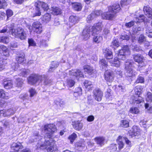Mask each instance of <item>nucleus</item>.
Here are the masks:
<instances>
[{
  "mask_svg": "<svg viewBox=\"0 0 152 152\" xmlns=\"http://www.w3.org/2000/svg\"><path fill=\"white\" fill-rule=\"evenodd\" d=\"M43 130L45 133L44 138L38 135L37 132L35 133L36 139L39 140L37 145V149H47L48 152H56V148L53 147L54 141L52 139L53 133L56 131V126L53 124L45 125Z\"/></svg>",
  "mask_w": 152,
  "mask_h": 152,
  "instance_id": "f257e3e1",
  "label": "nucleus"
},
{
  "mask_svg": "<svg viewBox=\"0 0 152 152\" xmlns=\"http://www.w3.org/2000/svg\"><path fill=\"white\" fill-rule=\"evenodd\" d=\"M102 11L100 10H96L93 12L91 14L88 16L87 18V22L89 23L91 20L99 16L101 14L102 18L105 20H112L115 16V14L112 12H110L108 10L107 12H104L102 13Z\"/></svg>",
  "mask_w": 152,
  "mask_h": 152,
  "instance_id": "f03ea898",
  "label": "nucleus"
},
{
  "mask_svg": "<svg viewBox=\"0 0 152 152\" xmlns=\"http://www.w3.org/2000/svg\"><path fill=\"white\" fill-rule=\"evenodd\" d=\"M103 26L102 22H101L94 24L92 27L91 32L92 35L94 36L93 37V40L97 43L100 42L102 40V37L99 34L100 33Z\"/></svg>",
  "mask_w": 152,
  "mask_h": 152,
  "instance_id": "7ed1b4c3",
  "label": "nucleus"
},
{
  "mask_svg": "<svg viewBox=\"0 0 152 152\" xmlns=\"http://www.w3.org/2000/svg\"><path fill=\"white\" fill-rule=\"evenodd\" d=\"M134 64V62L131 60H128L125 63L126 78L129 81H132L137 74V72L133 70Z\"/></svg>",
  "mask_w": 152,
  "mask_h": 152,
  "instance_id": "20e7f679",
  "label": "nucleus"
},
{
  "mask_svg": "<svg viewBox=\"0 0 152 152\" xmlns=\"http://www.w3.org/2000/svg\"><path fill=\"white\" fill-rule=\"evenodd\" d=\"M35 12L34 15L33 17L36 16H40L42 11H47L49 9L48 5L45 2L38 1L35 3Z\"/></svg>",
  "mask_w": 152,
  "mask_h": 152,
  "instance_id": "39448f33",
  "label": "nucleus"
},
{
  "mask_svg": "<svg viewBox=\"0 0 152 152\" xmlns=\"http://www.w3.org/2000/svg\"><path fill=\"white\" fill-rule=\"evenodd\" d=\"M142 89V86H137L134 88L135 94L132 97L133 103L134 105L139 104L144 101L142 97L140 96Z\"/></svg>",
  "mask_w": 152,
  "mask_h": 152,
  "instance_id": "423d86ee",
  "label": "nucleus"
},
{
  "mask_svg": "<svg viewBox=\"0 0 152 152\" xmlns=\"http://www.w3.org/2000/svg\"><path fill=\"white\" fill-rule=\"evenodd\" d=\"M45 75H32L28 78V84L31 85H39L42 82L43 79H44Z\"/></svg>",
  "mask_w": 152,
  "mask_h": 152,
  "instance_id": "0eeeda50",
  "label": "nucleus"
},
{
  "mask_svg": "<svg viewBox=\"0 0 152 152\" xmlns=\"http://www.w3.org/2000/svg\"><path fill=\"white\" fill-rule=\"evenodd\" d=\"M12 35L15 37L19 38L21 40L24 39L26 37V34L24 30L21 27L14 29Z\"/></svg>",
  "mask_w": 152,
  "mask_h": 152,
  "instance_id": "6e6552de",
  "label": "nucleus"
},
{
  "mask_svg": "<svg viewBox=\"0 0 152 152\" xmlns=\"http://www.w3.org/2000/svg\"><path fill=\"white\" fill-rule=\"evenodd\" d=\"M42 26L41 23L39 22H35L32 24V27L28 26V28L31 31L32 29L33 31L37 33L40 34L42 31Z\"/></svg>",
  "mask_w": 152,
  "mask_h": 152,
  "instance_id": "1a4fd4ad",
  "label": "nucleus"
},
{
  "mask_svg": "<svg viewBox=\"0 0 152 152\" xmlns=\"http://www.w3.org/2000/svg\"><path fill=\"white\" fill-rule=\"evenodd\" d=\"M129 47L128 46H124L121 50H120L118 55V57L119 59L125 60L126 53H129Z\"/></svg>",
  "mask_w": 152,
  "mask_h": 152,
  "instance_id": "9d476101",
  "label": "nucleus"
},
{
  "mask_svg": "<svg viewBox=\"0 0 152 152\" xmlns=\"http://www.w3.org/2000/svg\"><path fill=\"white\" fill-rule=\"evenodd\" d=\"M104 77L107 82L110 83L112 82L114 80L113 72L110 70L106 71L104 74Z\"/></svg>",
  "mask_w": 152,
  "mask_h": 152,
  "instance_id": "9b49d317",
  "label": "nucleus"
},
{
  "mask_svg": "<svg viewBox=\"0 0 152 152\" xmlns=\"http://www.w3.org/2000/svg\"><path fill=\"white\" fill-rule=\"evenodd\" d=\"M91 28L92 27L87 26L83 30L82 36L84 40H87L90 37V32L91 30H92Z\"/></svg>",
  "mask_w": 152,
  "mask_h": 152,
  "instance_id": "f8f14e48",
  "label": "nucleus"
},
{
  "mask_svg": "<svg viewBox=\"0 0 152 152\" xmlns=\"http://www.w3.org/2000/svg\"><path fill=\"white\" fill-rule=\"evenodd\" d=\"M108 9L110 12H112L115 15L116 13L119 11L121 8L119 4L115 3L112 6H109Z\"/></svg>",
  "mask_w": 152,
  "mask_h": 152,
  "instance_id": "ddd939ff",
  "label": "nucleus"
},
{
  "mask_svg": "<svg viewBox=\"0 0 152 152\" xmlns=\"http://www.w3.org/2000/svg\"><path fill=\"white\" fill-rule=\"evenodd\" d=\"M94 97L96 101H101L103 96V93L99 89H95L94 91Z\"/></svg>",
  "mask_w": 152,
  "mask_h": 152,
  "instance_id": "4468645a",
  "label": "nucleus"
},
{
  "mask_svg": "<svg viewBox=\"0 0 152 152\" xmlns=\"http://www.w3.org/2000/svg\"><path fill=\"white\" fill-rule=\"evenodd\" d=\"M14 23H12L10 25H8L4 27L0 31L1 33H4L6 32L11 33L12 35L13 31H14Z\"/></svg>",
  "mask_w": 152,
  "mask_h": 152,
  "instance_id": "2eb2a0df",
  "label": "nucleus"
},
{
  "mask_svg": "<svg viewBox=\"0 0 152 152\" xmlns=\"http://www.w3.org/2000/svg\"><path fill=\"white\" fill-rule=\"evenodd\" d=\"M133 58L134 61L139 64H142L144 60V57L140 54H134L133 55Z\"/></svg>",
  "mask_w": 152,
  "mask_h": 152,
  "instance_id": "dca6fc26",
  "label": "nucleus"
},
{
  "mask_svg": "<svg viewBox=\"0 0 152 152\" xmlns=\"http://www.w3.org/2000/svg\"><path fill=\"white\" fill-rule=\"evenodd\" d=\"M11 148L12 150L15 152H18L20 149H22L23 146L20 142H14L11 145Z\"/></svg>",
  "mask_w": 152,
  "mask_h": 152,
  "instance_id": "f3484780",
  "label": "nucleus"
},
{
  "mask_svg": "<svg viewBox=\"0 0 152 152\" xmlns=\"http://www.w3.org/2000/svg\"><path fill=\"white\" fill-rule=\"evenodd\" d=\"M103 51L104 56L107 59H110L113 58L112 52L109 49L104 48L103 49Z\"/></svg>",
  "mask_w": 152,
  "mask_h": 152,
  "instance_id": "a211bd4d",
  "label": "nucleus"
},
{
  "mask_svg": "<svg viewBox=\"0 0 152 152\" xmlns=\"http://www.w3.org/2000/svg\"><path fill=\"white\" fill-rule=\"evenodd\" d=\"M140 129L139 128L135 126H133L131 130L129 131L130 135L133 137L134 136H136L140 134Z\"/></svg>",
  "mask_w": 152,
  "mask_h": 152,
  "instance_id": "6ab92c4d",
  "label": "nucleus"
},
{
  "mask_svg": "<svg viewBox=\"0 0 152 152\" xmlns=\"http://www.w3.org/2000/svg\"><path fill=\"white\" fill-rule=\"evenodd\" d=\"M69 74L76 77H84V75L80 70H73L69 71Z\"/></svg>",
  "mask_w": 152,
  "mask_h": 152,
  "instance_id": "aec40b11",
  "label": "nucleus"
},
{
  "mask_svg": "<svg viewBox=\"0 0 152 152\" xmlns=\"http://www.w3.org/2000/svg\"><path fill=\"white\" fill-rule=\"evenodd\" d=\"M73 127L76 130H81L83 126V124L79 121H73L72 123Z\"/></svg>",
  "mask_w": 152,
  "mask_h": 152,
  "instance_id": "412c9836",
  "label": "nucleus"
},
{
  "mask_svg": "<svg viewBox=\"0 0 152 152\" xmlns=\"http://www.w3.org/2000/svg\"><path fill=\"white\" fill-rule=\"evenodd\" d=\"M143 11L145 14L148 18H152V9L149 7L145 6L143 8Z\"/></svg>",
  "mask_w": 152,
  "mask_h": 152,
  "instance_id": "4be33fe9",
  "label": "nucleus"
},
{
  "mask_svg": "<svg viewBox=\"0 0 152 152\" xmlns=\"http://www.w3.org/2000/svg\"><path fill=\"white\" fill-rule=\"evenodd\" d=\"M15 113V111L10 109L6 111L5 110H0V113L2 114V116H8L13 115Z\"/></svg>",
  "mask_w": 152,
  "mask_h": 152,
  "instance_id": "5701e85b",
  "label": "nucleus"
},
{
  "mask_svg": "<svg viewBox=\"0 0 152 152\" xmlns=\"http://www.w3.org/2000/svg\"><path fill=\"white\" fill-rule=\"evenodd\" d=\"M3 84L4 87L6 89H10L12 87L13 83L12 81L7 79H5L3 80Z\"/></svg>",
  "mask_w": 152,
  "mask_h": 152,
  "instance_id": "b1692460",
  "label": "nucleus"
},
{
  "mask_svg": "<svg viewBox=\"0 0 152 152\" xmlns=\"http://www.w3.org/2000/svg\"><path fill=\"white\" fill-rule=\"evenodd\" d=\"M0 53L6 57L9 56V51L7 48L3 45L0 46Z\"/></svg>",
  "mask_w": 152,
  "mask_h": 152,
  "instance_id": "393cba45",
  "label": "nucleus"
},
{
  "mask_svg": "<svg viewBox=\"0 0 152 152\" xmlns=\"http://www.w3.org/2000/svg\"><path fill=\"white\" fill-rule=\"evenodd\" d=\"M83 69L85 72L89 75L92 74L94 71L93 67L88 65L84 66H83Z\"/></svg>",
  "mask_w": 152,
  "mask_h": 152,
  "instance_id": "a878e982",
  "label": "nucleus"
},
{
  "mask_svg": "<svg viewBox=\"0 0 152 152\" xmlns=\"http://www.w3.org/2000/svg\"><path fill=\"white\" fill-rule=\"evenodd\" d=\"M70 25L73 26L78 21V18L76 16L71 15L69 17V20Z\"/></svg>",
  "mask_w": 152,
  "mask_h": 152,
  "instance_id": "bb28decb",
  "label": "nucleus"
},
{
  "mask_svg": "<svg viewBox=\"0 0 152 152\" xmlns=\"http://www.w3.org/2000/svg\"><path fill=\"white\" fill-rule=\"evenodd\" d=\"M51 13L54 15H58L61 13V10L58 7H53L51 10Z\"/></svg>",
  "mask_w": 152,
  "mask_h": 152,
  "instance_id": "cd10ccee",
  "label": "nucleus"
},
{
  "mask_svg": "<svg viewBox=\"0 0 152 152\" xmlns=\"http://www.w3.org/2000/svg\"><path fill=\"white\" fill-rule=\"evenodd\" d=\"M25 56L24 53L22 52L18 56L16 57V60L18 63H21L24 61L25 59Z\"/></svg>",
  "mask_w": 152,
  "mask_h": 152,
  "instance_id": "c85d7f7f",
  "label": "nucleus"
},
{
  "mask_svg": "<svg viewBox=\"0 0 152 152\" xmlns=\"http://www.w3.org/2000/svg\"><path fill=\"white\" fill-rule=\"evenodd\" d=\"M59 62L58 61H53L52 62L50 67L49 69V72H53L55 69L58 66Z\"/></svg>",
  "mask_w": 152,
  "mask_h": 152,
  "instance_id": "c756f323",
  "label": "nucleus"
},
{
  "mask_svg": "<svg viewBox=\"0 0 152 152\" xmlns=\"http://www.w3.org/2000/svg\"><path fill=\"white\" fill-rule=\"evenodd\" d=\"M115 91L120 94H122L125 91V87L121 85H118L117 86H116Z\"/></svg>",
  "mask_w": 152,
  "mask_h": 152,
  "instance_id": "7c9ffc66",
  "label": "nucleus"
},
{
  "mask_svg": "<svg viewBox=\"0 0 152 152\" xmlns=\"http://www.w3.org/2000/svg\"><path fill=\"white\" fill-rule=\"evenodd\" d=\"M96 143L102 146L104 145L105 139L103 137H99L95 138Z\"/></svg>",
  "mask_w": 152,
  "mask_h": 152,
  "instance_id": "2f4dec72",
  "label": "nucleus"
},
{
  "mask_svg": "<svg viewBox=\"0 0 152 152\" xmlns=\"http://www.w3.org/2000/svg\"><path fill=\"white\" fill-rule=\"evenodd\" d=\"M1 122L4 127L5 128H9L12 125L11 121L8 120H3Z\"/></svg>",
  "mask_w": 152,
  "mask_h": 152,
  "instance_id": "473e14b6",
  "label": "nucleus"
},
{
  "mask_svg": "<svg viewBox=\"0 0 152 152\" xmlns=\"http://www.w3.org/2000/svg\"><path fill=\"white\" fill-rule=\"evenodd\" d=\"M72 4L73 8L75 10L79 11L81 10L82 6L81 4L75 2L72 3Z\"/></svg>",
  "mask_w": 152,
  "mask_h": 152,
  "instance_id": "72a5a7b5",
  "label": "nucleus"
},
{
  "mask_svg": "<svg viewBox=\"0 0 152 152\" xmlns=\"http://www.w3.org/2000/svg\"><path fill=\"white\" fill-rule=\"evenodd\" d=\"M9 97V96L7 93L5 92L3 90H0V97L7 99Z\"/></svg>",
  "mask_w": 152,
  "mask_h": 152,
  "instance_id": "f704fd0d",
  "label": "nucleus"
},
{
  "mask_svg": "<svg viewBox=\"0 0 152 152\" xmlns=\"http://www.w3.org/2000/svg\"><path fill=\"white\" fill-rule=\"evenodd\" d=\"M15 78L16 79V86L18 87H21L23 84V81L22 79L20 78H17L16 76L15 77Z\"/></svg>",
  "mask_w": 152,
  "mask_h": 152,
  "instance_id": "c9c22d12",
  "label": "nucleus"
},
{
  "mask_svg": "<svg viewBox=\"0 0 152 152\" xmlns=\"http://www.w3.org/2000/svg\"><path fill=\"white\" fill-rule=\"evenodd\" d=\"M145 31L146 35L149 37H152V30L148 26V25H145Z\"/></svg>",
  "mask_w": 152,
  "mask_h": 152,
  "instance_id": "e433bc0d",
  "label": "nucleus"
},
{
  "mask_svg": "<svg viewBox=\"0 0 152 152\" xmlns=\"http://www.w3.org/2000/svg\"><path fill=\"white\" fill-rule=\"evenodd\" d=\"M75 146L78 148V150L81 151L85 148V145L84 142H79L76 143Z\"/></svg>",
  "mask_w": 152,
  "mask_h": 152,
  "instance_id": "4c0bfd02",
  "label": "nucleus"
},
{
  "mask_svg": "<svg viewBox=\"0 0 152 152\" xmlns=\"http://www.w3.org/2000/svg\"><path fill=\"white\" fill-rule=\"evenodd\" d=\"M119 60L120 59L118 57L115 58L114 60L113 63H112L111 65L116 67H119L120 64V62Z\"/></svg>",
  "mask_w": 152,
  "mask_h": 152,
  "instance_id": "58836bf2",
  "label": "nucleus"
},
{
  "mask_svg": "<svg viewBox=\"0 0 152 152\" xmlns=\"http://www.w3.org/2000/svg\"><path fill=\"white\" fill-rule=\"evenodd\" d=\"M122 137L121 136H119L117 140V143L119 145V148L120 149H122L123 148L124 143L122 142Z\"/></svg>",
  "mask_w": 152,
  "mask_h": 152,
  "instance_id": "ea45409f",
  "label": "nucleus"
},
{
  "mask_svg": "<svg viewBox=\"0 0 152 152\" xmlns=\"http://www.w3.org/2000/svg\"><path fill=\"white\" fill-rule=\"evenodd\" d=\"M51 15L49 13H47L44 15L42 18V20L44 22L47 23L50 19Z\"/></svg>",
  "mask_w": 152,
  "mask_h": 152,
  "instance_id": "a19ab883",
  "label": "nucleus"
},
{
  "mask_svg": "<svg viewBox=\"0 0 152 152\" xmlns=\"http://www.w3.org/2000/svg\"><path fill=\"white\" fill-rule=\"evenodd\" d=\"M99 64L102 66L103 69L106 70V68L107 66V63L104 59L101 60L99 62Z\"/></svg>",
  "mask_w": 152,
  "mask_h": 152,
  "instance_id": "79ce46f5",
  "label": "nucleus"
},
{
  "mask_svg": "<svg viewBox=\"0 0 152 152\" xmlns=\"http://www.w3.org/2000/svg\"><path fill=\"white\" fill-rule=\"evenodd\" d=\"M20 72L19 74V75L20 76L24 77H26L29 73L28 70L25 69H23L20 70Z\"/></svg>",
  "mask_w": 152,
  "mask_h": 152,
  "instance_id": "37998d69",
  "label": "nucleus"
},
{
  "mask_svg": "<svg viewBox=\"0 0 152 152\" xmlns=\"http://www.w3.org/2000/svg\"><path fill=\"white\" fill-rule=\"evenodd\" d=\"M145 18V16L143 15H140L138 17H135V18L136 19L137 22H140L144 21Z\"/></svg>",
  "mask_w": 152,
  "mask_h": 152,
  "instance_id": "c03bdc74",
  "label": "nucleus"
},
{
  "mask_svg": "<svg viewBox=\"0 0 152 152\" xmlns=\"http://www.w3.org/2000/svg\"><path fill=\"white\" fill-rule=\"evenodd\" d=\"M145 40V38L144 35L142 34H141L138 39V43L141 44Z\"/></svg>",
  "mask_w": 152,
  "mask_h": 152,
  "instance_id": "a18cd8bd",
  "label": "nucleus"
},
{
  "mask_svg": "<svg viewBox=\"0 0 152 152\" xmlns=\"http://www.w3.org/2000/svg\"><path fill=\"white\" fill-rule=\"evenodd\" d=\"M130 113L134 114H137L139 113V109L136 107H133L130 108L129 111Z\"/></svg>",
  "mask_w": 152,
  "mask_h": 152,
  "instance_id": "49530a36",
  "label": "nucleus"
},
{
  "mask_svg": "<svg viewBox=\"0 0 152 152\" xmlns=\"http://www.w3.org/2000/svg\"><path fill=\"white\" fill-rule=\"evenodd\" d=\"M0 41L4 43H7L9 42V38L6 36H3L0 38Z\"/></svg>",
  "mask_w": 152,
  "mask_h": 152,
  "instance_id": "de8ad7c7",
  "label": "nucleus"
},
{
  "mask_svg": "<svg viewBox=\"0 0 152 152\" xmlns=\"http://www.w3.org/2000/svg\"><path fill=\"white\" fill-rule=\"evenodd\" d=\"M84 85L86 88L88 89L91 88L92 87L91 82L88 80H86L84 83Z\"/></svg>",
  "mask_w": 152,
  "mask_h": 152,
  "instance_id": "09e8293b",
  "label": "nucleus"
},
{
  "mask_svg": "<svg viewBox=\"0 0 152 152\" xmlns=\"http://www.w3.org/2000/svg\"><path fill=\"white\" fill-rule=\"evenodd\" d=\"M121 126L124 127H127L129 126V122L126 120H122L121 121Z\"/></svg>",
  "mask_w": 152,
  "mask_h": 152,
  "instance_id": "8fccbe9b",
  "label": "nucleus"
},
{
  "mask_svg": "<svg viewBox=\"0 0 152 152\" xmlns=\"http://www.w3.org/2000/svg\"><path fill=\"white\" fill-rule=\"evenodd\" d=\"M7 5V3L5 0H0V9L4 8Z\"/></svg>",
  "mask_w": 152,
  "mask_h": 152,
  "instance_id": "3c124183",
  "label": "nucleus"
},
{
  "mask_svg": "<svg viewBox=\"0 0 152 152\" xmlns=\"http://www.w3.org/2000/svg\"><path fill=\"white\" fill-rule=\"evenodd\" d=\"M74 81L72 79H68L67 80V85L70 87H72L75 84Z\"/></svg>",
  "mask_w": 152,
  "mask_h": 152,
  "instance_id": "603ef678",
  "label": "nucleus"
},
{
  "mask_svg": "<svg viewBox=\"0 0 152 152\" xmlns=\"http://www.w3.org/2000/svg\"><path fill=\"white\" fill-rule=\"evenodd\" d=\"M146 99V101L148 102H152V94L151 92H149L147 93Z\"/></svg>",
  "mask_w": 152,
  "mask_h": 152,
  "instance_id": "864d4df0",
  "label": "nucleus"
},
{
  "mask_svg": "<svg viewBox=\"0 0 152 152\" xmlns=\"http://www.w3.org/2000/svg\"><path fill=\"white\" fill-rule=\"evenodd\" d=\"M76 137L77 135L75 133H73L69 137V139L70 140L71 143H72L73 142Z\"/></svg>",
  "mask_w": 152,
  "mask_h": 152,
  "instance_id": "5fc2aeb1",
  "label": "nucleus"
},
{
  "mask_svg": "<svg viewBox=\"0 0 152 152\" xmlns=\"http://www.w3.org/2000/svg\"><path fill=\"white\" fill-rule=\"evenodd\" d=\"M131 1L132 0H121V4L122 6L131 3Z\"/></svg>",
  "mask_w": 152,
  "mask_h": 152,
  "instance_id": "6e6d98bb",
  "label": "nucleus"
},
{
  "mask_svg": "<svg viewBox=\"0 0 152 152\" xmlns=\"http://www.w3.org/2000/svg\"><path fill=\"white\" fill-rule=\"evenodd\" d=\"M111 46L114 48V46L117 47L119 46V42L117 40L115 39L112 42Z\"/></svg>",
  "mask_w": 152,
  "mask_h": 152,
  "instance_id": "4d7b16f0",
  "label": "nucleus"
},
{
  "mask_svg": "<svg viewBox=\"0 0 152 152\" xmlns=\"http://www.w3.org/2000/svg\"><path fill=\"white\" fill-rule=\"evenodd\" d=\"M43 81V83L45 85H47L50 83L51 81L50 80H49L47 77L45 75V77L44 79H43L42 82Z\"/></svg>",
  "mask_w": 152,
  "mask_h": 152,
  "instance_id": "13d9d810",
  "label": "nucleus"
},
{
  "mask_svg": "<svg viewBox=\"0 0 152 152\" xmlns=\"http://www.w3.org/2000/svg\"><path fill=\"white\" fill-rule=\"evenodd\" d=\"M28 43L30 46H34L36 45V43L33 39L32 38L28 39Z\"/></svg>",
  "mask_w": 152,
  "mask_h": 152,
  "instance_id": "bf43d9fd",
  "label": "nucleus"
},
{
  "mask_svg": "<svg viewBox=\"0 0 152 152\" xmlns=\"http://www.w3.org/2000/svg\"><path fill=\"white\" fill-rule=\"evenodd\" d=\"M144 82V79L143 77L139 76L137 78L135 83H142Z\"/></svg>",
  "mask_w": 152,
  "mask_h": 152,
  "instance_id": "052dcab7",
  "label": "nucleus"
},
{
  "mask_svg": "<svg viewBox=\"0 0 152 152\" xmlns=\"http://www.w3.org/2000/svg\"><path fill=\"white\" fill-rule=\"evenodd\" d=\"M115 72L116 73V76L118 78H121L122 77V72L121 71L115 70Z\"/></svg>",
  "mask_w": 152,
  "mask_h": 152,
  "instance_id": "680f3d73",
  "label": "nucleus"
},
{
  "mask_svg": "<svg viewBox=\"0 0 152 152\" xmlns=\"http://www.w3.org/2000/svg\"><path fill=\"white\" fill-rule=\"evenodd\" d=\"M29 92L30 93V96L33 97L36 94V92L34 89L31 88L29 90Z\"/></svg>",
  "mask_w": 152,
  "mask_h": 152,
  "instance_id": "e2e57ef3",
  "label": "nucleus"
},
{
  "mask_svg": "<svg viewBox=\"0 0 152 152\" xmlns=\"http://www.w3.org/2000/svg\"><path fill=\"white\" fill-rule=\"evenodd\" d=\"M65 124V121H58L56 124V125L61 128L64 127Z\"/></svg>",
  "mask_w": 152,
  "mask_h": 152,
  "instance_id": "0e129e2a",
  "label": "nucleus"
},
{
  "mask_svg": "<svg viewBox=\"0 0 152 152\" xmlns=\"http://www.w3.org/2000/svg\"><path fill=\"white\" fill-rule=\"evenodd\" d=\"M13 14V12L11 10L8 9L6 11V15L8 18L12 16Z\"/></svg>",
  "mask_w": 152,
  "mask_h": 152,
  "instance_id": "69168bd1",
  "label": "nucleus"
},
{
  "mask_svg": "<svg viewBox=\"0 0 152 152\" xmlns=\"http://www.w3.org/2000/svg\"><path fill=\"white\" fill-rule=\"evenodd\" d=\"M39 45L40 47H46L48 46V44L45 40H43L40 42Z\"/></svg>",
  "mask_w": 152,
  "mask_h": 152,
  "instance_id": "338daca9",
  "label": "nucleus"
},
{
  "mask_svg": "<svg viewBox=\"0 0 152 152\" xmlns=\"http://www.w3.org/2000/svg\"><path fill=\"white\" fill-rule=\"evenodd\" d=\"M134 22L133 21H132L128 23H126L125 26L129 28L134 25Z\"/></svg>",
  "mask_w": 152,
  "mask_h": 152,
  "instance_id": "774afa93",
  "label": "nucleus"
}]
</instances>
